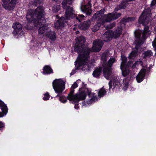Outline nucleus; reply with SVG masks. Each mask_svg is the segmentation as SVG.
<instances>
[{"label": "nucleus", "instance_id": "4c0bfd02", "mask_svg": "<svg viewBox=\"0 0 156 156\" xmlns=\"http://www.w3.org/2000/svg\"><path fill=\"white\" fill-rule=\"evenodd\" d=\"M145 76H141L139 74H138L136 77V79L138 83H140L144 80Z\"/></svg>", "mask_w": 156, "mask_h": 156}, {"label": "nucleus", "instance_id": "7ed1b4c3", "mask_svg": "<svg viewBox=\"0 0 156 156\" xmlns=\"http://www.w3.org/2000/svg\"><path fill=\"white\" fill-rule=\"evenodd\" d=\"M35 17L34 21L37 22L38 24L37 27H39L38 33L43 34L48 30V25L46 23L44 16L46 13L44 7L42 6H38L34 10Z\"/></svg>", "mask_w": 156, "mask_h": 156}, {"label": "nucleus", "instance_id": "a878e982", "mask_svg": "<svg viewBox=\"0 0 156 156\" xmlns=\"http://www.w3.org/2000/svg\"><path fill=\"white\" fill-rule=\"evenodd\" d=\"M102 25L103 24L102 23H100L99 22H97L94 26L92 28V31L94 32L97 31L99 29L101 25Z\"/></svg>", "mask_w": 156, "mask_h": 156}, {"label": "nucleus", "instance_id": "bf43d9fd", "mask_svg": "<svg viewBox=\"0 0 156 156\" xmlns=\"http://www.w3.org/2000/svg\"><path fill=\"white\" fill-rule=\"evenodd\" d=\"M78 32H79V31H76V33H77V34H78Z\"/></svg>", "mask_w": 156, "mask_h": 156}, {"label": "nucleus", "instance_id": "c756f323", "mask_svg": "<svg viewBox=\"0 0 156 156\" xmlns=\"http://www.w3.org/2000/svg\"><path fill=\"white\" fill-rule=\"evenodd\" d=\"M32 4L35 6L40 5L43 3V0H34L33 2H31Z\"/></svg>", "mask_w": 156, "mask_h": 156}, {"label": "nucleus", "instance_id": "9d476101", "mask_svg": "<svg viewBox=\"0 0 156 156\" xmlns=\"http://www.w3.org/2000/svg\"><path fill=\"white\" fill-rule=\"evenodd\" d=\"M114 32L111 30L107 31L103 35L102 39L106 42L110 41L113 38Z\"/></svg>", "mask_w": 156, "mask_h": 156}, {"label": "nucleus", "instance_id": "72a5a7b5", "mask_svg": "<svg viewBox=\"0 0 156 156\" xmlns=\"http://www.w3.org/2000/svg\"><path fill=\"white\" fill-rule=\"evenodd\" d=\"M83 85L82 87H83V88H84V90H85V91L86 90V92H87V95L88 96V97H90L91 96V91L88 88H86V87L87 86L86 84H84L83 82L82 83ZM83 90L84 89L83 88Z\"/></svg>", "mask_w": 156, "mask_h": 156}, {"label": "nucleus", "instance_id": "8fccbe9b", "mask_svg": "<svg viewBox=\"0 0 156 156\" xmlns=\"http://www.w3.org/2000/svg\"><path fill=\"white\" fill-rule=\"evenodd\" d=\"M119 9V5H117L116 7L114 10V12H115L116 13V12L118 11L119 9Z\"/></svg>", "mask_w": 156, "mask_h": 156}, {"label": "nucleus", "instance_id": "6e6552de", "mask_svg": "<svg viewBox=\"0 0 156 156\" xmlns=\"http://www.w3.org/2000/svg\"><path fill=\"white\" fill-rule=\"evenodd\" d=\"M2 6L5 9L12 10L16 4L17 0H2Z\"/></svg>", "mask_w": 156, "mask_h": 156}, {"label": "nucleus", "instance_id": "bb28decb", "mask_svg": "<svg viewBox=\"0 0 156 156\" xmlns=\"http://www.w3.org/2000/svg\"><path fill=\"white\" fill-rule=\"evenodd\" d=\"M106 90L103 86L99 90L98 93V96L100 97H103L104 95L106 94Z\"/></svg>", "mask_w": 156, "mask_h": 156}, {"label": "nucleus", "instance_id": "f8f14e48", "mask_svg": "<svg viewBox=\"0 0 156 156\" xmlns=\"http://www.w3.org/2000/svg\"><path fill=\"white\" fill-rule=\"evenodd\" d=\"M91 5L90 2H88L86 5H82L81 7L82 11L86 13V15H90L91 13Z\"/></svg>", "mask_w": 156, "mask_h": 156}, {"label": "nucleus", "instance_id": "393cba45", "mask_svg": "<svg viewBox=\"0 0 156 156\" xmlns=\"http://www.w3.org/2000/svg\"><path fill=\"white\" fill-rule=\"evenodd\" d=\"M105 12V9H102L98 11L93 15V17L95 18H97L101 16L104 14Z\"/></svg>", "mask_w": 156, "mask_h": 156}, {"label": "nucleus", "instance_id": "2f4dec72", "mask_svg": "<svg viewBox=\"0 0 156 156\" xmlns=\"http://www.w3.org/2000/svg\"><path fill=\"white\" fill-rule=\"evenodd\" d=\"M112 82V84L114 86V89L115 88L118 89L120 87V83L118 80H114Z\"/></svg>", "mask_w": 156, "mask_h": 156}, {"label": "nucleus", "instance_id": "1a4fd4ad", "mask_svg": "<svg viewBox=\"0 0 156 156\" xmlns=\"http://www.w3.org/2000/svg\"><path fill=\"white\" fill-rule=\"evenodd\" d=\"M83 88L79 90V93H77L75 95V98L73 102L74 103H78L80 101L84 100L86 97V94L85 90H82Z\"/></svg>", "mask_w": 156, "mask_h": 156}, {"label": "nucleus", "instance_id": "ea45409f", "mask_svg": "<svg viewBox=\"0 0 156 156\" xmlns=\"http://www.w3.org/2000/svg\"><path fill=\"white\" fill-rule=\"evenodd\" d=\"M95 94L94 93H93V94H92L91 93V96L90 97H89V98H90V97H91V98L90 99V100L88 101L90 103H92L93 101H95L96 99L97 98V97L96 96H94V94Z\"/></svg>", "mask_w": 156, "mask_h": 156}, {"label": "nucleus", "instance_id": "a18cd8bd", "mask_svg": "<svg viewBox=\"0 0 156 156\" xmlns=\"http://www.w3.org/2000/svg\"><path fill=\"white\" fill-rule=\"evenodd\" d=\"M78 86V84L76 82H75L73 84L71 87V88H73L75 89Z\"/></svg>", "mask_w": 156, "mask_h": 156}, {"label": "nucleus", "instance_id": "dca6fc26", "mask_svg": "<svg viewBox=\"0 0 156 156\" xmlns=\"http://www.w3.org/2000/svg\"><path fill=\"white\" fill-rule=\"evenodd\" d=\"M112 70L111 68L108 67H105L103 68V76L106 79H109L112 73Z\"/></svg>", "mask_w": 156, "mask_h": 156}, {"label": "nucleus", "instance_id": "f3484780", "mask_svg": "<svg viewBox=\"0 0 156 156\" xmlns=\"http://www.w3.org/2000/svg\"><path fill=\"white\" fill-rule=\"evenodd\" d=\"M42 73L44 75H49L54 73L53 71L49 65H45L43 68Z\"/></svg>", "mask_w": 156, "mask_h": 156}, {"label": "nucleus", "instance_id": "cd10ccee", "mask_svg": "<svg viewBox=\"0 0 156 156\" xmlns=\"http://www.w3.org/2000/svg\"><path fill=\"white\" fill-rule=\"evenodd\" d=\"M135 18L132 17H128L127 18H124L121 20V22L122 23H125L127 22H131L134 21Z\"/></svg>", "mask_w": 156, "mask_h": 156}, {"label": "nucleus", "instance_id": "a19ab883", "mask_svg": "<svg viewBox=\"0 0 156 156\" xmlns=\"http://www.w3.org/2000/svg\"><path fill=\"white\" fill-rule=\"evenodd\" d=\"M146 72V69H145L143 68L140 70L138 74L145 77Z\"/></svg>", "mask_w": 156, "mask_h": 156}, {"label": "nucleus", "instance_id": "a211bd4d", "mask_svg": "<svg viewBox=\"0 0 156 156\" xmlns=\"http://www.w3.org/2000/svg\"><path fill=\"white\" fill-rule=\"evenodd\" d=\"M102 68L101 66L96 67L93 71L92 75L94 77L99 78L102 72Z\"/></svg>", "mask_w": 156, "mask_h": 156}, {"label": "nucleus", "instance_id": "f257e3e1", "mask_svg": "<svg viewBox=\"0 0 156 156\" xmlns=\"http://www.w3.org/2000/svg\"><path fill=\"white\" fill-rule=\"evenodd\" d=\"M76 43L74 46V51L79 53L76 60L74 62L75 67L72 72L75 74L77 70H84V66L87 63L88 59L90 57L91 52H98L101 49L103 43L100 40L95 41L93 42V45L91 48H84L86 39L83 36L77 37L76 39Z\"/></svg>", "mask_w": 156, "mask_h": 156}, {"label": "nucleus", "instance_id": "b1692460", "mask_svg": "<svg viewBox=\"0 0 156 156\" xmlns=\"http://www.w3.org/2000/svg\"><path fill=\"white\" fill-rule=\"evenodd\" d=\"M153 55L152 52L150 50H148L144 51L143 54V58L144 59H146L147 58H149Z\"/></svg>", "mask_w": 156, "mask_h": 156}, {"label": "nucleus", "instance_id": "864d4df0", "mask_svg": "<svg viewBox=\"0 0 156 156\" xmlns=\"http://www.w3.org/2000/svg\"><path fill=\"white\" fill-rule=\"evenodd\" d=\"M132 62L131 61H129L127 65H126V66H127L129 64H132Z\"/></svg>", "mask_w": 156, "mask_h": 156}, {"label": "nucleus", "instance_id": "7c9ffc66", "mask_svg": "<svg viewBox=\"0 0 156 156\" xmlns=\"http://www.w3.org/2000/svg\"><path fill=\"white\" fill-rule=\"evenodd\" d=\"M115 59L114 58H110L107 63L108 67L110 68L112 66L113 64L115 62Z\"/></svg>", "mask_w": 156, "mask_h": 156}, {"label": "nucleus", "instance_id": "49530a36", "mask_svg": "<svg viewBox=\"0 0 156 156\" xmlns=\"http://www.w3.org/2000/svg\"><path fill=\"white\" fill-rule=\"evenodd\" d=\"M108 85L109 86V90H110L112 87V81L110 80L108 83Z\"/></svg>", "mask_w": 156, "mask_h": 156}, {"label": "nucleus", "instance_id": "9b49d317", "mask_svg": "<svg viewBox=\"0 0 156 156\" xmlns=\"http://www.w3.org/2000/svg\"><path fill=\"white\" fill-rule=\"evenodd\" d=\"M0 108L2 112H0V118L5 115L7 113L8 109L6 105L0 99Z\"/></svg>", "mask_w": 156, "mask_h": 156}, {"label": "nucleus", "instance_id": "f704fd0d", "mask_svg": "<svg viewBox=\"0 0 156 156\" xmlns=\"http://www.w3.org/2000/svg\"><path fill=\"white\" fill-rule=\"evenodd\" d=\"M137 51H133L129 55V58L130 59H132L133 58H135L137 55Z\"/></svg>", "mask_w": 156, "mask_h": 156}, {"label": "nucleus", "instance_id": "3c124183", "mask_svg": "<svg viewBox=\"0 0 156 156\" xmlns=\"http://www.w3.org/2000/svg\"><path fill=\"white\" fill-rule=\"evenodd\" d=\"M4 124L2 122L0 121V130L1 128L4 127Z\"/></svg>", "mask_w": 156, "mask_h": 156}, {"label": "nucleus", "instance_id": "13d9d810", "mask_svg": "<svg viewBox=\"0 0 156 156\" xmlns=\"http://www.w3.org/2000/svg\"><path fill=\"white\" fill-rule=\"evenodd\" d=\"M140 63H143V62H142V61H140Z\"/></svg>", "mask_w": 156, "mask_h": 156}, {"label": "nucleus", "instance_id": "c03bdc74", "mask_svg": "<svg viewBox=\"0 0 156 156\" xmlns=\"http://www.w3.org/2000/svg\"><path fill=\"white\" fill-rule=\"evenodd\" d=\"M152 45L153 48L155 50V55L156 57V38H155L154 41L152 42Z\"/></svg>", "mask_w": 156, "mask_h": 156}, {"label": "nucleus", "instance_id": "f03ea898", "mask_svg": "<svg viewBox=\"0 0 156 156\" xmlns=\"http://www.w3.org/2000/svg\"><path fill=\"white\" fill-rule=\"evenodd\" d=\"M150 11L148 9H145L139 18V23L144 26L142 37L141 38L136 39L135 41V44L139 46H141L145 41L146 38L150 36L151 32L149 30V27L145 25L148 24L150 20Z\"/></svg>", "mask_w": 156, "mask_h": 156}, {"label": "nucleus", "instance_id": "5701e85b", "mask_svg": "<svg viewBox=\"0 0 156 156\" xmlns=\"http://www.w3.org/2000/svg\"><path fill=\"white\" fill-rule=\"evenodd\" d=\"M129 2L128 0H123L119 5V9H124L128 5Z\"/></svg>", "mask_w": 156, "mask_h": 156}, {"label": "nucleus", "instance_id": "20e7f679", "mask_svg": "<svg viewBox=\"0 0 156 156\" xmlns=\"http://www.w3.org/2000/svg\"><path fill=\"white\" fill-rule=\"evenodd\" d=\"M73 0H63L62 2V7L66 10L65 14L66 20H69L76 17V21L81 22L84 20L85 17L83 14H79L76 16L72 4Z\"/></svg>", "mask_w": 156, "mask_h": 156}, {"label": "nucleus", "instance_id": "c85d7f7f", "mask_svg": "<svg viewBox=\"0 0 156 156\" xmlns=\"http://www.w3.org/2000/svg\"><path fill=\"white\" fill-rule=\"evenodd\" d=\"M125 67H123L122 69H121L122 71V74L123 76L124 77L128 75L129 73V70L127 68H124Z\"/></svg>", "mask_w": 156, "mask_h": 156}, {"label": "nucleus", "instance_id": "09e8293b", "mask_svg": "<svg viewBox=\"0 0 156 156\" xmlns=\"http://www.w3.org/2000/svg\"><path fill=\"white\" fill-rule=\"evenodd\" d=\"M136 46L135 47V48L136 49V50H135V51H137V52H138V51L139 49L141 47V46H139V45H138L136 44H135Z\"/></svg>", "mask_w": 156, "mask_h": 156}, {"label": "nucleus", "instance_id": "ddd939ff", "mask_svg": "<svg viewBox=\"0 0 156 156\" xmlns=\"http://www.w3.org/2000/svg\"><path fill=\"white\" fill-rule=\"evenodd\" d=\"M65 26V20L63 17H61L55 23L54 26L56 29H62Z\"/></svg>", "mask_w": 156, "mask_h": 156}, {"label": "nucleus", "instance_id": "37998d69", "mask_svg": "<svg viewBox=\"0 0 156 156\" xmlns=\"http://www.w3.org/2000/svg\"><path fill=\"white\" fill-rule=\"evenodd\" d=\"M141 33L139 31H136L135 33V36L136 39L141 38L140 37L141 36Z\"/></svg>", "mask_w": 156, "mask_h": 156}, {"label": "nucleus", "instance_id": "aec40b11", "mask_svg": "<svg viewBox=\"0 0 156 156\" xmlns=\"http://www.w3.org/2000/svg\"><path fill=\"white\" fill-rule=\"evenodd\" d=\"M121 59L122 60L120 68L122 69L123 67H126V65L127 58L124 55L122 54L121 56Z\"/></svg>", "mask_w": 156, "mask_h": 156}, {"label": "nucleus", "instance_id": "412c9836", "mask_svg": "<svg viewBox=\"0 0 156 156\" xmlns=\"http://www.w3.org/2000/svg\"><path fill=\"white\" fill-rule=\"evenodd\" d=\"M70 90V92L68 94L67 98L69 100L73 101L75 98V95L73 94L74 92V89L71 87Z\"/></svg>", "mask_w": 156, "mask_h": 156}, {"label": "nucleus", "instance_id": "4468645a", "mask_svg": "<svg viewBox=\"0 0 156 156\" xmlns=\"http://www.w3.org/2000/svg\"><path fill=\"white\" fill-rule=\"evenodd\" d=\"M12 28L14 29V30L12 32V33L15 36L22 30L21 25L19 22H16L15 23H14L12 26Z\"/></svg>", "mask_w": 156, "mask_h": 156}, {"label": "nucleus", "instance_id": "58836bf2", "mask_svg": "<svg viewBox=\"0 0 156 156\" xmlns=\"http://www.w3.org/2000/svg\"><path fill=\"white\" fill-rule=\"evenodd\" d=\"M107 54L106 53L104 52L102 54L101 56V60L104 62H105L107 60Z\"/></svg>", "mask_w": 156, "mask_h": 156}, {"label": "nucleus", "instance_id": "0eeeda50", "mask_svg": "<svg viewBox=\"0 0 156 156\" xmlns=\"http://www.w3.org/2000/svg\"><path fill=\"white\" fill-rule=\"evenodd\" d=\"M121 15V13H109L107 14L104 15L103 20L105 22H110L114 20L119 17Z\"/></svg>", "mask_w": 156, "mask_h": 156}, {"label": "nucleus", "instance_id": "603ef678", "mask_svg": "<svg viewBox=\"0 0 156 156\" xmlns=\"http://www.w3.org/2000/svg\"><path fill=\"white\" fill-rule=\"evenodd\" d=\"M74 103H75V106H74V107L76 109H78V108H79V107H78V103H74V102H73Z\"/></svg>", "mask_w": 156, "mask_h": 156}, {"label": "nucleus", "instance_id": "79ce46f5", "mask_svg": "<svg viewBox=\"0 0 156 156\" xmlns=\"http://www.w3.org/2000/svg\"><path fill=\"white\" fill-rule=\"evenodd\" d=\"M44 97L43 98V100L44 101H47L49 99L50 95L48 92L44 94Z\"/></svg>", "mask_w": 156, "mask_h": 156}, {"label": "nucleus", "instance_id": "423d86ee", "mask_svg": "<svg viewBox=\"0 0 156 156\" xmlns=\"http://www.w3.org/2000/svg\"><path fill=\"white\" fill-rule=\"evenodd\" d=\"M35 16L34 10L32 9H29L26 15V19L28 23H32L34 26L37 27L38 24L37 22L34 21Z\"/></svg>", "mask_w": 156, "mask_h": 156}, {"label": "nucleus", "instance_id": "de8ad7c7", "mask_svg": "<svg viewBox=\"0 0 156 156\" xmlns=\"http://www.w3.org/2000/svg\"><path fill=\"white\" fill-rule=\"evenodd\" d=\"M156 4V0H153L151 4V6H154Z\"/></svg>", "mask_w": 156, "mask_h": 156}, {"label": "nucleus", "instance_id": "473e14b6", "mask_svg": "<svg viewBox=\"0 0 156 156\" xmlns=\"http://www.w3.org/2000/svg\"><path fill=\"white\" fill-rule=\"evenodd\" d=\"M123 83L124 87H123L122 89L123 90H126L128 87L129 84V80L127 78H125V80H123Z\"/></svg>", "mask_w": 156, "mask_h": 156}, {"label": "nucleus", "instance_id": "e433bc0d", "mask_svg": "<svg viewBox=\"0 0 156 156\" xmlns=\"http://www.w3.org/2000/svg\"><path fill=\"white\" fill-rule=\"evenodd\" d=\"M58 97H59V100L62 102L65 103L67 102V99L66 97L65 96L63 95L62 93Z\"/></svg>", "mask_w": 156, "mask_h": 156}, {"label": "nucleus", "instance_id": "c9c22d12", "mask_svg": "<svg viewBox=\"0 0 156 156\" xmlns=\"http://www.w3.org/2000/svg\"><path fill=\"white\" fill-rule=\"evenodd\" d=\"M61 6L60 5H54L52 7V10L54 12H57L60 9Z\"/></svg>", "mask_w": 156, "mask_h": 156}, {"label": "nucleus", "instance_id": "4d7b16f0", "mask_svg": "<svg viewBox=\"0 0 156 156\" xmlns=\"http://www.w3.org/2000/svg\"><path fill=\"white\" fill-rule=\"evenodd\" d=\"M77 82H81V81L80 80V79H79V80H77Z\"/></svg>", "mask_w": 156, "mask_h": 156}, {"label": "nucleus", "instance_id": "6e6d98bb", "mask_svg": "<svg viewBox=\"0 0 156 156\" xmlns=\"http://www.w3.org/2000/svg\"><path fill=\"white\" fill-rule=\"evenodd\" d=\"M53 1H55L56 2H58V0H53Z\"/></svg>", "mask_w": 156, "mask_h": 156}, {"label": "nucleus", "instance_id": "6ab92c4d", "mask_svg": "<svg viewBox=\"0 0 156 156\" xmlns=\"http://www.w3.org/2000/svg\"><path fill=\"white\" fill-rule=\"evenodd\" d=\"M46 36L52 41H55L56 39V34L54 31H48L46 33Z\"/></svg>", "mask_w": 156, "mask_h": 156}, {"label": "nucleus", "instance_id": "39448f33", "mask_svg": "<svg viewBox=\"0 0 156 156\" xmlns=\"http://www.w3.org/2000/svg\"><path fill=\"white\" fill-rule=\"evenodd\" d=\"M53 88L55 92L58 94L55 97H58L62 94L65 88V84L64 81L60 79H55L52 82Z\"/></svg>", "mask_w": 156, "mask_h": 156}, {"label": "nucleus", "instance_id": "4be33fe9", "mask_svg": "<svg viewBox=\"0 0 156 156\" xmlns=\"http://www.w3.org/2000/svg\"><path fill=\"white\" fill-rule=\"evenodd\" d=\"M122 32V28L121 27H118L115 31L114 32L113 37L115 39L118 38L121 34Z\"/></svg>", "mask_w": 156, "mask_h": 156}, {"label": "nucleus", "instance_id": "5fc2aeb1", "mask_svg": "<svg viewBox=\"0 0 156 156\" xmlns=\"http://www.w3.org/2000/svg\"><path fill=\"white\" fill-rule=\"evenodd\" d=\"M74 74V73H73L72 72L70 73V75L71 76L73 75Z\"/></svg>", "mask_w": 156, "mask_h": 156}, {"label": "nucleus", "instance_id": "2eb2a0df", "mask_svg": "<svg viewBox=\"0 0 156 156\" xmlns=\"http://www.w3.org/2000/svg\"><path fill=\"white\" fill-rule=\"evenodd\" d=\"M90 24L91 22L90 20H88L80 23L78 27L81 30H85L89 28Z\"/></svg>", "mask_w": 156, "mask_h": 156}]
</instances>
